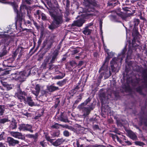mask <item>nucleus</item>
<instances>
[{
	"mask_svg": "<svg viewBox=\"0 0 147 147\" xmlns=\"http://www.w3.org/2000/svg\"><path fill=\"white\" fill-rule=\"evenodd\" d=\"M45 138L47 141L50 142L51 143L54 140L53 139H51L50 137L47 135H45Z\"/></svg>",
	"mask_w": 147,
	"mask_h": 147,
	"instance_id": "obj_31",
	"label": "nucleus"
},
{
	"mask_svg": "<svg viewBox=\"0 0 147 147\" xmlns=\"http://www.w3.org/2000/svg\"><path fill=\"white\" fill-rule=\"evenodd\" d=\"M83 107L82 106V108L79 109H82V113H83V116L86 117L89 114L90 111L93 109L94 108L92 106L85 107Z\"/></svg>",
	"mask_w": 147,
	"mask_h": 147,
	"instance_id": "obj_5",
	"label": "nucleus"
},
{
	"mask_svg": "<svg viewBox=\"0 0 147 147\" xmlns=\"http://www.w3.org/2000/svg\"><path fill=\"white\" fill-rule=\"evenodd\" d=\"M110 135L112 137L113 140L114 141L116 142V140H117V141L119 142L120 143H122V141L117 135H114L111 134H110Z\"/></svg>",
	"mask_w": 147,
	"mask_h": 147,
	"instance_id": "obj_17",
	"label": "nucleus"
},
{
	"mask_svg": "<svg viewBox=\"0 0 147 147\" xmlns=\"http://www.w3.org/2000/svg\"><path fill=\"white\" fill-rule=\"evenodd\" d=\"M7 142L10 146H15L16 144H18L19 141L15 140L11 137H8L7 139Z\"/></svg>",
	"mask_w": 147,
	"mask_h": 147,
	"instance_id": "obj_8",
	"label": "nucleus"
},
{
	"mask_svg": "<svg viewBox=\"0 0 147 147\" xmlns=\"http://www.w3.org/2000/svg\"><path fill=\"white\" fill-rule=\"evenodd\" d=\"M25 10L27 11V7L26 5L24 4H22L20 7V11L21 13H24V12L23 11H25Z\"/></svg>",
	"mask_w": 147,
	"mask_h": 147,
	"instance_id": "obj_24",
	"label": "nucleus"
},
{
	"mask_svg": "<svg viewBox=\"0 0 147 147\" xmlns=\"http://www.w3.org/2000/svg\"><path fill=\"white\" fill-rule=\"evenodd\" d=\"M48 90L50 92H53L55 90H58L59 88L58 87L55 86L53 85L47 87Z\"/></svg>",
	"mask_w": 147,
	"mask_h": 147,
	"instance_id": "obj_16",
	"label": "nucleus"
},
{
	"mask_svg": "<svg viewBox=\"0 0 147 147\" xmlns=\"http://www.w3.org/2000/svg\"><path fill=\"white\" fill-rule=\"evenodd\" d=\"M24 76L23 75H21L20 74V79H21L22 80H19V81H24L23 80H24Z\"/></svg>",
	"mask_w": 147,
	"mask_h": 147,
	"instance_id": "obj_54",
	"label": "nucleus"
},
{
	"mask_svg": "<svg viewBox=\"0 0 147 147\" xmlns=\"http://www.w3.org/2000/svg\"><path fill=\"white\" fill-rule=\"evenodd\" d=\"M90 100L91 99L89 98H88L84 101V102L82 103L81 105L78 106V108H82V106H84L86 105L90 101Z\"/></svg>",
	"mask_w": 147,
	"mask_h": 147,
	"instance_id": "obj_19",
	"label": "nucleus"
},
{
	"mask_svg": "<svg viewBox=\"0 0 147 147\" xmlns=\"http://www.w3.org/2000/svg\"><path fill=\"white\" fill-rule=\"evenodd\" d=\"M65 21L66 22H68L70 20V18L68 16H65Z\"/></svg>",
	"mask_w": 147,
	"mask_h": 147,
	"instance_id": "obj_64",
	"label": "nucleus"
},
{
	"mask_svg": "<svg viewBox=\"0 0 147 147\" xmlns=\"http://www.w3.org/2000/svg\"><path fill=\"white\" fill-rule=\"evenodd\" d=\"M7 35L4 34H0V37L1 38H5L7 37Z\"/></svg>",
	"mask_w": 147,
	"mask_h": 147,
	"instance_id": "obj_55",
	"label": "nucleus"
},
{
	"mask_svg": "<svg viewBox=\"0 0 147 147\" xmlns=\"http://www.w3.org/2000/svg\"><path fill=\"white\" fill-rule=\"evenodd\" d=\"M126 51L125 48L123 49L121 54L119 55L117 58H113L110 62L112 71L113 72H117L119 71V69L115 66V64L117 63L120 62L121 63V62L123 58L125 57V53Z\"/></svg>",
	"mask_w": 147,
	"mask_h": 147,
	"instance_id": "obj_1",
	"label": "nucleus"
},
{
	"mask_svg": "<svg viewBox=\"0 0 147 147\" xmlns=\"http://www.w3.org/2000/svg\"><path fill=\"white\" fill-rule=\"evenodd\" d=\"M65 76V74L62 73L61 75H57L54 77V79H61L63 78Z\"/></svg>",
	"mask_w": 147,
	"mask_h": 147,
	"instance_id": "obj_28",
	"label": "nucleus"
},
{
	"mask_svg": "<svg viewBox=\"0 0 147 147\" xmlns=\"http://www.w3.org/2000/svg\"><path fill=\"white\" fill-rule=\"evenodd\" d=\"M64 135L66 137H68L69 135V132L67 130L63 132Z\"/></svg>",
	"mask_w": 147,
	"mask_h": 147,
	"instance_id": "obj_44",
	"label": "nucleus"
},
{
	"mask_svg": "<svg viewBox=\"0 0 147 147\" xmlns=\"http://www.w3.org/2000/svg\"><path fill=\"white\" fill-rule=\"evenodd\" d=\"M41 16L42 17V20H43L45 21L47 20V17L46 15L43 13H41Z\"/></svg>",
	"mask_w": 147,
	"mask_h": 147,
	"instance_id": "obj_34",
	"label": "nucleus"
},
{
	"mask_svg": "<svg viewBox=\"0 0 147 147\" xmlns=\"http://www.w3.org/2000/svg\"><path fill=\"white\" fill-rule=\"evenodd\" d=\"M7 50L5 49H3L2 51L0 53V57H2L7 54Z\"/></svg>",
	"mask_w": 147,
	"mask_h": 147,
	"instance_id": "obj_27",
	"label": "nucleus"
},
{
	"mask_svg": "<svg viewBox=\"0 0 147 147\" xmlns=\"http://www.w3.org/2000/svg\"><path fill=\"white\" fill-rule=\"evenodd\" d=\"M132 53V50L131 49H129L128 50L127 53V56H129Z\"/></svg>",
	"mask_w": 147,
	"mask_h": 147,
	"instance_id": "obj_57",
	"label": "nucleus"
},
{
	"mask_svg": "<svg viewBox=\"0 0 147 147\" xmlns=\"http://www.w3.org/2000/svg\"><path fill=\"white\" fill-rule=\"evenodd\" d=\"M4 86H5V87L7 88V90H10V89H12V87H11V85H3Z\"/></svg>",
	"mask_w": 147,
	"mask_h": 147,
	"instance_id": "obj_48",
	"label": "nucleus"
},
{
	"mask_svg": "<svg viewBox=\"0 0 147 147\" xmlns=\"http://www.w3.org/2000/svg\"><path fill=\"white\" fill-rule=\"evenodd\" d=\"M69 14V13L68 10H66L65 13V16H68Z\"/></svg>",
	"mask_w": 147,
	"mask_h": 147,
	"instance_id": "obj_51",
	"label": "nucleus"
},
{
	"mask_svg": "<svg viewBox=\"0 0 147 147\" xmlns=\"http://www.w3.org/2000/svg\"><path fill=\"white\" fill-rule=\"evenodd\" d=\"M57 27H57L56 25H54L53 23V24H51L49 26V28L51 30H53L55 28Z\"/></svg>",
	"mask_w": 147,
	"mask_h": 147,
	"instance_id": "obj_40",
	"label": "nucleus"
},
{
	"mask_svg": "<svg viewBox=\"0 0 147 147\" xmlns=\"http://www.w3.org/2000/svg\"><path fill=\"white\" fill-rule=\"evenodd\" d=\"M76 144L77 146V147H83V144H82L80 145L78 140L77 141Z\"/></svg>",
	"mask_w": 147,
	"mask_h": 147,
	"instance_id": "obj_50",
	"label": "nucleus"
},
{
	"mask_svg": "<svg viewBox=\"0 0 147 147\" xmlns=\"http://www.w3.org/2000/svg\"><path fill=\"white\" fill-rule=\"evenodd\" d=\"M40 145L42 146V147H45V143L44 142V141H42L40 142Z\"/></svg>",
	"mask_w": 147,
	"mask_h": 147,
	"instance_id": "obj_59",
	"label": "nucleus"
},
{
	"mask_svg": "<svg viewBox=\"0 0 147 147\" xmlns=\"http://www.w3.org/2000/svg\"><path fill=\"white\" fill-rule=\"evenodd\" d=\"M93 128L94 129H99L98 126L96 125H94L93 126Z\"/></svg>",
	"mask_w": 147,
	"mask_h": 147,
	"instance_id": "obj_62",
	"label": "nucleus"
},
{
	"mask_svg": "<svg viewBox=\"0 0 147 147\" xmlns=\"http://www.w3.org/2000/svg\"><path fill=\"white\" fill-rule=\"evenodd\" d=\"M9 121V120L7 118H4L3 119H0V123H4L6 122Z\"/></svg>",
	"mask_w": 147,
	"mask_h": 147,
	"instance_id": "obj_29",
	"label": "nucleus"
},
{
	"mask_svg": "<svg viewBox=\"0 0 147 147\" xmlns=\"http://www.w3.org/2000/svg\"><path fill=\"white\" fill-rule=\"evenodd\" d=\"M100 145L97 144H95V145H88L86 146L85 147H98Z\"/></svg>",
	"mask_w": 147,
	"mask_h": 147,
	"instance_id": "obj_49",
	"label": "nucleus"
},
{
	"mask_svg": "<svg viewBox=\"0 0 147 147\" xmlns=\"http://www.w3.org/2000/svg\"><path fill=\"white\" fill-rule=\"evenodd\" d=\"M135 144L136 145L140 146H143L144 145V143L139 141H136L135 142Z\"/></svg>",
	"mask_w": 147,
	"mask_h": 147,
	"instance_id": "obj_38",
	"label": "nucleus"
},
{
	"mask_svg": "<svg viewBox=\"0 0 147 147\" xmlns=\"http://www.w3.org/2000/svg\"><path fill=\"white\" fill-rule=\"evenodd\" d=\"M82 99V95L80 94L78 98L75 101V103L78 104L79 102H80Z\"/></svg>",
	"mask_w": 147,
	"mask_h": 147,
	"instance_id": "obj_39",
	"label": "nucleus"
},
{
	"mask_svg": "<svg viewBox=\"0 0 147 147\" xmlns=\"http://www.w3.org/2000/svg\"><path fill=\"white\" fill-rule=\"evenodd\" d=\"M133 32L132 34L133 36H138L140 35L139 34L138 32V27H134L133 30Z\"/></svg>",
	"mask_w": 147,
	"mask_h": 147,
	"instance_id": "obj_20",
	"label": "nucleus"
},
{
	"mask_svg": "<svg viewBox=\"0 0 147 147\" xmlns=\"http://www.w3.org/2000/svg\"><path fill=\"white\" fill-rule=\"evenodd\" d=\"M59 53L58 51L56 50L52 55L47 56L42 64L43 68H46L47 64H53L57 60Z\"/></svg>",
	"mask_w": 147,
	"mask_h": 147,
	"instance_id": "obj_3",
	"label": "nucleus"
},
{
	"mask_svg": "<svg viewBox=\"0 0 147 147\" xmlns=\"http://www.w3.org/2000/svg\"><path fill=\"white\" fill-rule=\"evenodd\" d=\"M14 61L13 58H10L6 60H5L3 61V65L5 67H12L13 66L11 65L7 64L8 63H12Z\"/></svg>",
	"mask_w": 147,
	"mask_h": 147,
	"instance_id": "obj_11",
	"label": "nucleus"
},
{
	"mask_svg": "<svg viewBox=\"0 0 147 147\" xmlns=\"http://www.w3.org/2000/svg\"><path fill=\"white\" fill-rule=\"evenodd\" d=\"M64 142V140L63 139H59L55 142H53L52 144L54 146H57L61 144Z\"/></svg>",
	"mask_w": 147,
	"mask_h": 147,
	"instance_id": "obj_14",
	"label": "nucleus"
},
{
	"mask_svg": "<svg viewBox=\"0 0 147 147\" xmlns=\"http://www.w3.org/2000/svg\"><path fill=\"white\" fill-rule=\"evenodd\" d=\"M60 120L61 121L64 122H66L68 121V119H64L63 118H61L60 119Z\"/></svg>",
	"mask_w": 147,
	"mask_h": 147,
	"instance_id": "obj_53",
	"label": "nucleus"
},
{
	"mask_svg": "<svg viewBox=\"0 0 147 147\" xmlns=\"http://www.w3.org/2000/svg\"><path fill=\"white\" fill-rule=\"evenodd\" d=\"M60 125V126H62L63 127H65L67 129H68L71 130H72L73 129V128L72 127H71V126H69L67 125Z\"/></svg>",
	"mask_w": 147,
	"mask_h": 147,
	"instance_id": "obj_30",
	"label": "nucleus"
},
{
	"mask_svg": "<svg viewBox=\"0 0 147 147\" xmlns=\"http://www.w3.org/2000/svg\"><path fill=\"white\" fill-rule=\"evenodd\" d=\"M10 78L12 79H15L16 80H22L21 79H20V73L18 72L13 74H12L10 76Z\"/></svg>",
	"mask_w": 147,
	"mask_h": 147,
	"instance_id": "obj_12",
	"label": "nucleus"
},
{
	"mask_svg": "<svg viewBox=\"0 0 147 147\" xmlns=\"http://www.w3.org/2000/svg\"><path fill=\"white\" fill-rule=\"evenodd\" d=\"M91 30L88 28L87 27H86L83 31V33L85 35H90L91 32Z\"/></svg>",
	"mask_w": 147,
	"mask_h": 147,
	"instance_id": "obj_18",
	"label": "nucleus"
},
{
	"mask_svg": "<svg viewBox=\"0 0 147 147\" xmlns=\"http://www.w3.org/2000/svg\"><path fill=\"white\" fill-rule=\"evenodd\" d=\"M23 51V48L22 47L18 48L15 51L13 52V57H15L19 53L20 55L22 54V52Z\"/></svg>",
	"mask_w": 147,
	"mask_h": 147,
	"instance_id": "obj_15",
	"label": "nucleus"
},
{
	"mask_svg": "<svg viewBox=\"0 0 147 147\" xmlns=\"http://www.w3.org/2000/svg\"><path fill=\"white\" fill-rule=\"evenodd\" d=\"M38 137V134L36 133L35 134H32L30 135V137L33 138L34 140H36Z\"/></svg>",
	"mask_w": 147,
	"mask_h": 147,
	"instance_id": "obj_33",
	"label": "nucleus"
},
{
	"mask_svg": "<svg viewBox=\"0 0 147 147\" xmlns=\"http://www.w3.org/2000/svg\"><path fill=\"white\" fill-rule=\"evenodd\" d=\"M31 92L33 94H34L36 96V97H37L38 96L39 94V92L35 90H32Z\"/></svg>",
	"mask_w": 147,
	"mask_h": 147,
	"instance_id": "obj_42",
	"label": "nucleus"
},
{
	"mask_svg": "<svg viewBox=\"0 0 147 147\" xmlns=\"http://www.w3.org/2000/svg\"><path fill=\"white\" fill-rule=\"evenodd\" d=\"M0 93H1V94H2L3 93H4V89L1 86H0Z\"/></svg>",
	"mask_w": 147,
	"mask_h": 147,
	"instance_id": "obj_58",
	"label": "nucleus"
},
{
	"mask_svg": "<svg viewBox=\"0 0 147 147\" xmlns=\"http://www.w3.org/2000/svg\"><path fill=\"white\" fill-rule=\"evenodd\" d=\"M60 125L57 123H55V124L52 125L51 127L53 128L58 129L59 128V126H60Z\"/></svg>",
	"mask_w": 147,
	"mask_h": 147,
	"instance_id": "obj_37",
	"label": "nucleus"
},
{
	"mask_svg": "<svg viewBox=\"0 0 147 147\" xmlns=\"http://www.w3.org/2000/svg\"><path fill=\"white\" fill-rule=\"evenodd\" d=\"M59 135V131H57L54 132L52 133V135L54 137H58Z\"/></svg>",
	"mask_w": 147,
	"mask_h": 147,
	"instance_id": "obj_41",
	"label": "nucleus"
},
{
	"mask_svg": "<svg viewBox=\"0 0 147 147\" xmlns=\"http://www.w3.org/2000/svg\"><path fill=\"white\" fill-rule=\"evenodd\" d=\"M4 132H3L1 134H0V140L3 139V136L4 135Z\"/></svg>",
	"mask_w": 147,
	"mask_h": 147,
	"instance_id": "obj_52",
	"label": "nucleus"
},
{
	"mask_svg": "<svg viewBox=\"0 0 147 147\" xmlns=\"http://www.w3.org/2000/svg\"><path fill=\"white\" fill-rule=\"evenodd\" d=\"M140 22V21L139 19L136 18L134 19L133 21L134 27H138L137 26Z\"/></svg>",
	"mask_w": 147,
	"mask_h": 147,
	"instance_id": "obj_25",
	"label": "nucleus"
},
{
	"mask_svg": "<svg viewBox=\"0 0 147 147\" xmlns=\"http://www.w3.org/2000/svg\"><path fill=\"white\" fill-rule=\"evenodd\" d=\"M124 142L128 145H131L132 144L129 141L125 139L124 138Z\"/></svg>",
	"mask_w": 147,
	"mask_h": 147,
	"instance_id": "obj_47",
	"label": "nucleus"
},
{
	"mask_svg": "<svg viewBox=\"0 0 147 147\" xmlns=\"http://www.w3.org/2000/svg\"><path fill=\"white\" fill-rule=\"evenodd\" d=\"M70 64L71 66L74 67L76 66V63L75 61H72L70 62Z\"/></svg>",
	"mask_w": 147,
	"mask_h": 147,
	"instance_id": "obj_45",
	"label": "nucleus"
},
{
	"mask_svg": "<svg viewBox=\"0 0 147 147\" xmlns=\"http://www.w3.org/2000/svg\"><path fill=\"white\" fill-rule=\"evenodd\" d=\"M35 90L39 93L40 91V86L38 84L36 85L35 88Z\"/></svg>",
	"mask_w": 147,
	"mask_h": 147,
	"instance_id": "obj_43",
	"label": "nucleus"
},
{
	"mask_svg": "<svg viewBox=\"0 0 147 147\" xmlns=\"http://www.w3.org/2000/svg\"><path fill=\"white\" fill-rule=\"evenodd\" d=\"M84 3L85 6L83 9V12H89L94 11V7L96 6L97 3L95 0H84Z\"/></svg>",
	"mask_w": 147,
	"mask_h": 147,
	"instance_id": "obj_4",
	"label": "nucleus"
},
{
	"mask_svg": "<svg viewBox=\"0 0 147 147\" xmlns=\"http://www.w3.org/2000/svg\"><path fill=\"white\" fill-rule=\"evenodd\" d=\"M69 5V0H66V7H68Z\"/></svg>",
	"mask_w": 147,
	"mask_h": 147,
	"instance_id": "obj_63",
	"label": "nucleus"
},
{
	"mask_svg": "<svg viewBox=\"0 0 147 147\" xmlns=\"http://www.w3.org/2000/svg\"><path fill=\"white\" fill-rule=\"evenodd\" d=\"M27 100L28 104L29 106H32L34 105V103L33 102L32 98L31 97H27Z\"/></svg>",
	"mask_w": 147,
	"mask_h": 147,
	"instance_id": "obj_22",
	"label": "nucleus"
},
{
	"mask_svg": "<svg viewBox=\"0 0 147 147\" xmlns=\"http://www.w3.org/2000/svg\"><path fill=\"white\" fill-rule=\"evenodd\" d=\"M85 22V20L83 19H80L74 22L72 24V26H76L78 27L82 26Z\"/></svg>",
	"mask_w": 147,
	"mask_h": 147,
	"instance_id": "obj_10",
	"label": "nucleus"
},
{
	"mask_svg": "<svg viewBox=\"0 0 147 147\" xmlns=\"http://www.w3.org/2000/svg\"><path fill=\"white\" fill-rule=\"evenodd\" d=\"M79 52V51L77 49L74 50H73L72 51V54H75Z\"/></svg>",
	"mask_w": 147,
	"mask_h": 147,
	"instance_id": "obj_61",
	"label": "nucleus"
},
{
	"mask_svg": "<svg viewBox=\"0 0 147 147\" xmlns=\"http://www.w3.org/2000/svg\"><path fill=\"white\" fill-rule=\"evenodd\" d=\"M3 96V98L5 99V98H8L10 96L9 95V94L6 92H4V93H3L2 94Z\"/></svg>",
	"mask_w": 147,
	"mask_h": 147,
	"instance_id": "obj_32",
	"label": "nucleus"
},
{
	"mask_svg": "<svg viewBox=\"0 0 147 147\" xmlns=\"http://www.w3.org/2000/svg\"><path fill=\"white\" fill-rule=\"evenodd\" d=\"M5 110V106L4 105H0V116L3 115Z\"/></svg>",
	"mask_w": 147,
	"mask_h": 147,
	"instance_id": "obj_23",
	"label": "nucleus"
},
{
	"mask_svg": "<svg viewBox=\"0 0 147 147\" xmlns=\"http://www.w3.org/2000/svg\"><path fill=\"white\" fill-rule=\"evenodd\" d=\"M28 12V15L27 16H28L29 19L31 21H33V18L30 15H29L28 14V11H27Z\"/></svg>",
	"mask_w": 147,
	"mask_h": 147,
	"instance_id": "obj_56",
	"label": "nucleus"
},
{
	"mask_svg": "<svg viewBox=\"0 0 147 147\" xmlns=\"http://www.w3.org/2000/svg\"><path fill=\"white\" fill-rule=\"evenodd\" d=\"M11 135L14 137L19 139H23V136L20 132L16 131H11L10 133Z\"/></svg>",
	"mask_w": 147,
	"mask_h": 147,
	"instance_id": "obj_9",
	"label": "nucleus"
},
{
	"mask_svg": "<svg viewBox=\"0 0 147 147\" xmlns=\"http://www.w3.org/2000/svg\"><path fill=\"white\" fill-rule=\"evenodd\" d=\"M10 127L12 129H16L17 127L16 124L15 123H12L10 125Z\"/></svg>",
	"mask_w": 147,
	"mask_h": 147,
	"instance_id": "obj_35",
	"label": "nucleus"
},
{
	"mask_svg": "<svg viewBox=\"0 0 147 147\" xmlns=\"http://www.w3.org/2000/svg\"><path fill=\"white\" fill-rule=\"evenodd\" d=\"M11 70L9 69H6V70L3 71L2 73L3 75H5L9 74V72L11 71Z\"/></svg>",
	"mask_w": 147,
	"mask_h": 147,
	"instance_id": "obj_36",
	"label": "nucleus"
},
{
	"mask_svg": "<svg viewBox=\"0 0 147 147\" xmlns=\"http://www.w3.org/2000/svg\"><path fill=\"white\" fill-rule=\"evenodd\" d=\"M66 80L64 79L63 80L59 81L57 83V84L59 86H62L66 83Z\"/></svg>",
	"mask_w": 147,
	"mask_h": 147,
	"instance_id": "obj_26",
	"label": "nucleus"
},
{
	"mask_svg": "<svg viewBox=\"0 0 147 147\" xmlns=\"http://www.w3.org/2000/svg\"><path fill=\"white\" fill-rule=\"evenodd\" d=\"M26 95V93L24 92H22L20 90H19L18 91V92L15 94V96L19 99L20 100V101H25L26 98L22 95Z\"/></svg>",
	"mask_w": 147,
	"mask_h": 147,
	"instance_id": "obj_7",
	"label": "nucleus"
},
{
	"mask_svg": "<svg viewBox=\"0 0 147 147\" xmlns=\"http://www.w3.org/2000/svg\"><path fill=\"white\" fill-rule=\"evenodd\" d=\"M19 125V127L18 129L20 131L21 130H27L32 133L33 132V130L32 129V127L30 125L24 124H21Z\"/></svg>",
	"mask_w": 147,
	"mask_h": 147,
	"instance_id": "obj_6",
	"label": "nucleus"
},
{
	"mask_svg": "<svg viewBox=\"0 0 147 147\" xmlns=\"http://www.w3.org/2000/svg\"><path fill=\"white\" fill-rule=\"evenodd\" d=\"M136 42V39H135V37H134V39H133L132 40V46L133 47H137L138 46V45L137 44L135 45V43Z\"/></svg>",
	"mask_w": 147,
	"mask_h": 147,
	"instance_id": "obj_46",
	"label": "nucleus"
},
{
	"mask_svg": "<svg viewBox=\"0 0 147 147\" xmlns=\"http://www.w3.org/2000/svg\"><path fill=\"white\" fill-rule=\"evenodd\" d=\"M49 69L51 70L53 69V66L54 65L52 64H49Z\"/></svg>",
	"mask_w": 147,
	"mask_h": 147,
	"instance_id": "obj_60",
	"label": "nucleus"
},
{
	"mask_svg": "<svg viewBox=\"0 0 147 147\" xmlns=\"http://www.w3.org/2000/svg\"><path fill=\"white\" fill-rule=\"evenodd\" d=\"M50 15L53 18V24L59 27L63 22V15L61 11L58 12L56 10H50L49 11Z\"/></svg>",
	"mask_w": 147,
	"mask_h": 147,
	"instance_id": "obj_2",
	"label": "nucleus"
},
{
	"mask_svg": "<svg viewBox=\"0 0 147 147\" xmlns=\"http://www.w3.org/2000/svg\"><path fill=\"white\" fill-rule=\"evenodd\" d=\"M16 19V25L18 23H19L20 24H21V22L23 20V18L22 16H21L18 14L17 15V18Z\"/></svg>",
	"mask_w": 147,
	"mask_h": 147,
	"instance_id": "obj_21",
	"label": "nucleus"
},
{
	"mask_svg": "<svg viewBox=\"0 0 147 147\" xmlns=\"http://www.w3.org/2000/svg\"><path fill=\"white\" fill-rule=\"evenodd\" d=\"M128 136L131 139L136 140L137 139V137L136 134L131 131H129L127 132Z\"/></svg>",
	"mask_w": 147,
	"mask_h": 147,
	"instance_id": "obj_13",
	"label": "nucleus"
}]
</instances>
